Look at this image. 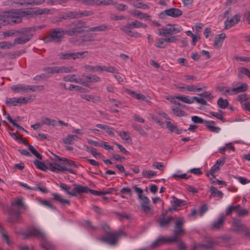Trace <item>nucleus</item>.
Segmentation results:
<instances>
[{
  "label": "nucleus",
  "instance_id": "obj_1",
  "mask_svg": "<svg viewBox=\"0 0 250 250\" xmlns=\"http://www.w3.org/2000/svg\"><path fill=\"white\" fill-rule=\"evenodd\" d=\"M22 235L24 238L34 236L42 239L41 245L45 250H53L55 248L54 245L47 240L46 234L37 229H31L26 232H22Z\"/></svg>",
  "mask_w": 250,
  "mask_h": 250
},
{
  "label": "nucleus",
  "instance_id": "obj_2",
  "mask_svg": "<svg viewBox=\"0 0 250 250\" xmlns=\"http://www.w3.org/2000/svg\"><path fill=\"white\" fill-rule=\"evenodd\" d=\"M4 25H14L22 21L20 9H14L5 11L2 14Z\"/></svg>",
  "mask_w": 250,
  "mask_h": 250
},
{
  "label": "nucleus",
  "instance_id": "obj_3",
  "mask_svg": "<svg viewBox=\"0 0 250 250\" xmlns=\"http://www.w3.org/2000/svg\"><path fill=\"white\" fill-rule=\"evenodd\" d=\"M146 27V25L139 21L135 20L130 23H128L125 25H122L120 26V29L123 31L128 36L140 38L141 37V34L131 30L132 28H145Z\"/></svg>",
  "mask_w": 250,
  "mask_h": 250
},
{
  "label": "nucleus",
  "instance_id": "obj_4",
  "mask_svg": "<svg viewBox=\"0 0 250 250\" xmlns=\"http://www.w3.org/2000/svg\"><path fill=\"white\" fill-rule=\"evenodd\" d=\"M69 28L65 30V34L73 36L84 32V28L88 27L87 23L81 20L75 21L69 24Z\"/></svg>",
  "mask_w": 250,
  "mask_h": 250
},
{
  "label": "nucleus",
  "instance_id": "obj_5",
  "mask_svg": "<svg viewBox=\"0 0 250 250\" xmlns=\"http://www.w3.org/2000/svg\"><path fill=\"white\" fill-rule=\"evenodd\" d=\"M32 31H34L35 29L32 28H22L19 29L18 32L19 37L15 38L14 40V45L23 44L29 41L33 37L31 34Z\"/></svg>",
  "mask_w": 250,
  "mask_h": 250
},
{
  "label": "nucleus",
  "instance_id": "obj_6",
  "mask_svg": "<svg viewBox=\"0 0 250 250\" xmlns=\"http://www.w3.org/2000/svg\"><path fill=\"white\" fill-rule=\"evenodd\" d=\"M44 71L48 76H51L55 74L68 73L74 71L71 66L62 65L61 66H44L42 68Z\"/></svg>",
  "mask_w": 250,
  "mask_h": 250
},
{
  "label": "nucleus",
  "instance_id": "obj_7",
  "mask_svg": "<svg viewBox=\"0 0 250 250\" xmlns=\"http://www.w3.org/2000/svg\"><path fill=\"white\" fill-rule=\"evenodd\" d=\"M64 34H65V30H63L60 28L53 29L52 33L46 36L44 38V41L45 42L60 43Z\"/></svg>",
  "mask_w": 250,
  "mask_h": 250
},
{
  "label": "nucleus",
  "instance_id": "obj_8",
  "mask_svg": "<svg viewBox=\"0 0 250 250\" xmlns=\"http://www.w3.org/2000/svg\"><path fill=\"white\" fill-rule=\"evenodd\" d=\"M124 234V232L122 230L114 232L113 233L109 232L106 233V236H104L98 239L102 242L108 244L110 245L114 246L117 243L118 239L119 236Z\"/></svg>",
  "mask_w": 250,
  "mask_h": 250
},
{
  "label": "nucleus",
  "instance_id": "obj_9",
  "mask_svg": "<svg viewBox=\"0 0 250 250\" xmlns=\"http://www.w3.org/2000/svg\"><path fill=\"white\" fill-rule=\"evenodd\" d=\"M33 163L36 167L40 170L45 171L47 169H49L52 171L55 172L56 163L54 164L47 163L45 164L36 159L33 161Z\"/></svg>",
  "mask_w": 250,
  "mask_h": 250
},
{
  "label": "nucleus",
  "instance_id": "obj_10",
  "mask_svg": "<svg viewBox=\"0 0 250 250\" xmlns=\"http://www.w3.org/2000/svg\"><path fill=\"white\" fill-rule=\"evenodd\" d=\"M182 11L178 8H171L161 12L159 14L160 19L165 18L167 16L176 18L182 15Z\"/></svg>",
  "mask_w": 250,
  "mask_h": 250
},
{
  "label": "nucleus",
  "instance_id": "obj_11",
  "mask_svg": "<svg viewBox=\"0 0 250 250\" xmlns=\"http://www.w3.org/2000/svg\"><path fill=\"white\" fill-rule=\"evenodd\" d=\"M237 85L238 86L236 87H234L230 89H226L225 94L226 95L228 94L229 95H233L238 93L244 92L246 91L249 88V86L246 83H239Z\"/></svg>",
  "mask_w": 250,
  "mask_h": 250
},
{
  "label": "nucleus",
  "instance_id": "obj_12",
  "mask_svg": "<svg viewBox=\"0 0 250 250\" xmlns=\"http://www.w3.org/2000/svg\"><path fill=\"white\" fill-rule=\"evenodd\" d=\"M8 217L7 221L9 223L14 224L19 222L21 212L19 210L11 207L8 210Z\"/></svg>",
  "mask_w": 250,
  "mask_h": 250
},
{
  "label": "nucleus",
  "instance_id": "obj_13",
  "mask_svg": "<svg viewBox=\"0 0 250 250\" xmlns=\"http://www.w3.org/2000/svg\"><path fill=\"white\" fill-rule=\"evenodd\" d=\"M185 223V220L183 217L179 218L178 220L175 223L173 229V234L178 236H181L185 233L183 229V225Z\"/></svg>",
  "mask_w": 250,
  "mask_h": 250
},
{
  "label": "nucleus",
  "instance_id": "obj_14",
  "mask_svg": "<svg viewBox=\"0 0 250 250\" xmlns=\"http://www.w3.org/2000/svg\"><path fill=\"white\" fill-rule=\"evenodd\" d=\"M241 17V15L238 14L234 15L231 19H229L228 18L224 22L225 28L226 29H229L238 23L240 21Z\"/></svg>",
  "mask_w": 250,
  "mask_h": 250
},
{
  "label": "nucleus",
  "instance_id": "obj_15",
  "mask_svg": "<svg viewBox=\"0 0 250 250\" xmlns=\"http://www.w3.org/2000/svg\"><path fill=\"white\" fill-rule=\"evenodd\" d=\"M178 240L179 239L178 238V236L175 235L174 236L171 237H162L161 238L158 239L155 242L152 243L151 246L152 247H156L158 246L161 242H178Z\"/></svg>",
  "mask_w": 250,
  "mask_h": 250
},
{
  "label": "nucleus",
  "instance_id": "obj_16",
  "mask_svg": "<svg viewBox=\"0 0 250 250\" xmlns=\"http://www.w3.org/2000/svg\"><path fill=\"white\" fill-rule=\"evenodd\" d=\"M175 24H168L166 25L165 27V31H166V37L167 35H172L178 33H180L182 30V28L175 27Z\"/></svg>",
  "mask_w": 250,
  "mask_h": 250
},
{
  "label": "nucleus",
  "instance_id": "obj_17",
  "mask_svg": "<svg viewBox=\"0 0 250 250\" xmlns=\"http://www.w3.org/2000/svg\"><path fill=\"white\" fill-rule=\"evenodd\" d=\"M125 91L127 94L135 98L137 100H142L146 102H149V98L148 97H146L141 93H137L135 91L129 89H125Z\"/></svg>",
  "mask_w": 250,
  "mask_h": 250
},
{
  "label": "nucleus",
  "instance_id": "obj_18",
  "mask_svg": "<svg viewBox=\"0 0 250 250\" xmlns=\"http://www.w3.org/2000/svg\"><path fill=\"white\" fill-rule=\"evenodd\" d=\"M225 220V216L224 214H221L219 218L214 221L211 225L212 229H219L222 228L224 225Z\"/></svg>",
  "mask_w": 250,
  "mask_h": 250
},
{
  "label": "nucleus",
  "instance_id": "obj_19",
  "mask_svg": "<svg viewBox=\"0 0 250 250\" xmlns=\"http://www.w3.org/2000/svg\"><path fill=\"white\" fill-rule=\"evenodd\" d=\"M45 2V0H21V3H19L20 5L25 6H34L40 5Z\"/></svg>",
  "mask_w": 250,
  "mask_h": 250
},
{
  "label": "nucleus",
  "instance_id": "obj_20",
  "mask_svg": "<svg viewBox=\"0 0 250 250\" xmlns=\"http://www.w3.org/2000/svg\"><path fill=\"white\" fill-rule=\"evenodd\" d=\"M27 85L24 84H18L11 86V89L15 93H27Z\"/></svg>",
  "mask_w": 250,
  "mask_h": 250
},
{
  "label": "nucleus",
  "instance_id": "obj_21",
  "mask_svg": "<svg viewBox=\"0 0 250 250\" xmlns=\"http://www.w3.org/2000/svg\"><path fill=\"white\" fill-rule=\"evenodd\" d=\"M226 38V35L225 33L217 35L214 38L213 46L215 47L220 48L223 44L224 40Z\"/></svg>",
  "mask_w": 250,
  "mask_h": 250
},
{
  "label": "nucleus",
  "instance_id": "obj_22",
  "mask_svg": "<svg viewBox=\"0 0 250 250\" xmlns=\"http://www.w3.org/2000/svg\"><path fill=\"white\" fill-rule=\"evenodd\" d=\"M166 124L167 127L168 129L170 132H174L177 134H180L182 133L183 131L182 129L179 128L178 126L174 125L170 121H167L166 122Z\"/></svg>",
  "mask_w": 250,
  "mask_h": 250
},
{
  "label": "nucleus",
  "instance_id": "obj_23",
  "mask_svg": "<svg viewBox=\"0 0 250 250\" xmlns=\"http://www.w3.org/2000/svg\"><path fill=\"white\" fill-rule=\"evenodd\" d=\"M61 18L62 20L79 19L78 11L65 12L62 14Z\"/></svg>",
  "mask_w": 250,
  "mask_h": 250
},
{
  "label": "nucleus",
  "instance_id": "obj_24",
  "mask_svg": "<svg viewBox=\"0 0 250 250\" xmlns=\"http://www.w3.org/2000/svg\"><path fill=\"white\" fill-rule=\"evenodd\" d=\"M111 26H107L105 24H102L100 25L92 27L88 29V31L90 32H101L110 29Z\"/></svg>",
  "mask_w": 250,
  "mask_h": 250
},
{
  "label": "nucleus",
  "instance_id": "obj_25",
  "mask_svg": "<svg viewBox=\"0 0 250 250\" xmlns=\"http://www.w3.org/2000/svg\"><path fill=\"white\" fill-rule=\"evenodd\" d=\"M55 156L57 158V159L61 162L60 165H63L64 166H69L70 167H77V166L75 164V162L72 160H69L66 159L64 158L60 157L59 156L55 155Z\"/></svg>",
  "mask_w": 250,
  "mask_h": 250
},
{
  "label": "nucleus",
  "instance_id": "obj_26",
  "mask_svg": "<svg viewBox=\"0 0 250 250\" xmlns=\"http://www.w3.org/2000/svg\"><path fill=\"white\" fill-rule=\"evenodd\" d=\"M89 188L87 187L83 186L81 185H77L73 188V192L75 195L73 196H76L77 194L81 193H87L88 192Z\"/></svg>",
  "mask_w": 250,
  "mask_h": 250
},
{
  "label": "nucleus",
  "instance_id": "obj_27",
  "mask_svg": "<svg viewBox=\"0 0 250 250\" xmlns=\"http://www.w3.org/2000/svg\"><path fill=\"white\" fill-rule=\"evenodd\" d=\"M173 219V217L172 216H168L167 219L165 218V215L163 216V217H160L158 221L159 223V225L161 227H167L168 226L169 223Z\"/></svg>",
  "mask_w": 250,
  "mask_h": 250
},
{
  "label": "nucleus",
  "instance_id": "obj_28",
  "mask_svg": "<svg viewBox=\"0 0 250 250\" xmlns=\"http://www.w3.org/2000/svg\"><path fill=\"white\" fill-rule=\"evenodd\" d=\"M63 80L65 82H74L77 83H83L81 81V79H77L76 78L75 75H69L64 76L63 78Z\"/></svg>",
  "mask_w": 250,
  "mask_h": 250
},
{
  "label": "nucleus",
  "instance_id": "obj_29",
  "mask_svg": "<svg viewBox=\"0 0 250 250\" xmlns=\"http://www.w3.org/2000/svg\"><path fill=\"white\" fill-rule=\"evenodd\" d=\"M210 191L211 193L210 197H218L220 198H222L224 195L223 193L218 190L217 188L213 186H211L210 187Z\"/></svg>",
  "mask_w": 250,
  "mask_h": 250
},
{
  "label": "nucleus",
  "instance_id": "obj_30",
  "mask_svg": "<svg viewBox=\"0 0 250 250\" xmlns=\"http://www.w3.org/2000/svg\"><path fill=\"white\" fill-rule=\"evenodd\" d=\"M56 169L55 172H64L68 171L70 173L75 174V170L71 168H68L66 167L62 166L61 165H59L56 163Z\"/></svg>",
  "mask_w": 250,
  "mask_h": 250
},
{
  "label": "nucleus",
  "instance_id": "obj_31",
  "mask_svg": "<svg viewBox=\"0 0 250 250\" xmlns=\"http://www.w3.org/2000/svg\"><path fill=\"white\" fill-rule=\"evenodd\" d=\"M209 114L212 115V116L216 118L217 119L220 120L223 123H225L226 121L225 118H224V117L225 113L221 110H219L218 112L210 111L209 112Z\"/></svg>",
  "mask_w": 250,
  "mask_h": 250
},
{
  "label": "nucleus",
  "instance_id": "obj_32",
  "mask_svg": "<svg viewBox=\"0 0 250 250\" xmlns=\"http://www.w3.org/2000/svg\"><path fill=\"white\" fill-rule=\"evenodd\" d=\"M79 138L78 136L76 135L68 134L66 137L63 138L62 141L65 144L72 145L74 141H76Z\"/></svg>",
  "mask_w": 250,
  "mask_h": 250
},
{
  "label": "nucleus",
  "instance_id": "obj_33",
  "mask_svg": "<svg viewBox=\"0 0 250 250\" xmlns=\"http://www.w3.org/2000/svg\"><path fill=\"white\" fill-rule=\"evenodd\" d=\"M233 229L234 231H243L244 229V225L239 220L235 219L233 222Z\"/></svg>",
  "mask_w": 250,
  "mask_h": 250
},
{
  "label": "nucleus",
  "instance_id": "obj_34",
  "mask_svg": "<svg viewBox=\"0 0 250 250\" xmlns=\"http://www.w3.org/2000/svg\"><path fill=\"white\" fill-rule=\"evenodd\" d=\"M5 103L8 106L19 105V98H6Z\"/></svg>",
  "mask_w": 250,
  "mask_h": 250
},
{
  "label": "nucleus",
  "instance_id": "obj_35",
  "mask_svg": "<svg viewBox=\"0 0 250 250\" xmlns=\"http://www.w3.org/2000/svg\"><path fill=\"white\" fill-rule=\"evenodd\" d=\"M52 195L53 196L54 199L55 201H58L62 204H66L68 205H70V201L69 200L63 199L62 197V196L61 195H60L59 194H58V193H53L52 194Z\"/></svg>",
  "mask_w": 250,
  "mask_h": 250
},
{
  "label": "nucleus",
  "instance_id": "obj_36",
  "mask_svg": "<svg viewBox=\"0 0 250 250\" xmlns=\"http://www.w3.org/2000/svg\"><path fill=\"white\" fill-rule=\"evenodd\" d=\"M96 126L104 130L107 134L111 136H114V133L112 131V128L107 125L97 124Z\"/></svg>",
  "mask_w": 250,
  "mask_h": 250
},
{
  "label": "nucleus",
  "instance_id": "obj_37",
  "mask_svg": "<svg viewBox=\"0 0 250 250\" xmlns=\"http://www.w3.org/2000/svg\"><path fill=\"white\" fill-rule=\"evenodd\" d=\"M59 56L61 60H75L74 53H61Z\"/></svg>",
  "mask_w": 250,
  "mask_h": 250
},
{
  "label": "nucleus",
  "instance_id": "obj_38",
  "mask_svg": "<svg viewBox=\"0 0 250 250\" xmlns=\"http://www.w3.org/2000/svg\"><path fill=\"white\" fill-rule=\"evenodd\" d=\"M84 67L85 69L92 72H102V66L100 65L92 66L90 65H85Z\"/></svg>",
  "mask_w": 250,
  "mask_h": 250
},
{
  "label": "nucleus",
  "instance_id": "obj_39",
  "mask_svg": "<svg viewBox=\"0 0 250 250\" xmlns=\"http://www.w3.org/2000/svg\"><path fill=\"white\" fill-rule=\"evenodd\" d=\"M85 225L86 228L89 231L96 232L99 229V227L93 225L92 223L89 220H86L85 221Z\"/></svg>",
  "mask_w": 250,
  "mask_h": 250
},
{
  "label": "nucleus",
  "instance_id": "obj_40",
  "mask_svg": "<svg viewBox=\"0 0 250 250\" xmlns=\"http://www.w3.org/2000/svg\"><path fill=\"white\" fill-rule=\"evenodd\" d=\"M20 13L21 14V18L25 17L26 16H29L31 17H36V12L35 10H23L20 9Z\"/></svg>",
  "mask_w": 250,
  "mask_h": 250
},
{
  "label": "nucleus",
  "instance_id": "obj_41",
  "mask_svg": "<svg viewBox=\"0 0 250 250\" xmlns=\"http://www.w3.org/2000/svg\"><path fill=\"white\" fill-rule=\"evenodd\" d=\"M19 31V29H13L7 30L3 32V35L5 37L18 36Z\"/></svg>",
  "mask_w": 250,
  "mask_h": 250
},
{
  "label": "nucleus",
  "instance_id": "obj_42",
  "mask_svg": "<svg viewBox=\"0 0 250 250\" xmlns=\"http://www.w3.org/2000/svg\"><path fill=\"white\" fill-rule=\"evenodd\" d=\"M0 232L1 234L3 240L6 242L8 246H10L12 244V242L10 241L8 235L4 233V229L0 225Z\"/></svg>",
  "mask_w": 250,
  "mask_h": 250
},
{
  "label": "nucleus",
  "instance_id": "obj_43",
  "mask_svg": "<svg viewBox=\"0 0 250 250\" xmlns=\"http://www.w3.org/2000/svg\"><path fill=\"white\" fill-rule=\"evenodd\" d=\"M176 99L180 100L187 104H192L193 103L192 98L189 99L188 96H175Z\"/></svg>",
  "mask_w": 250,
  "mask_h": 250
},
{
  "label": "nucleus",
  "instance_id": "obj_44",
  "mask_svg": "<svg viewBox=\"0 0 250 250\" xmlns=\"http://www.w3.org/2000/svg\"><path fill=\"white\" fill-rule=\"evenodd\" d=\"M27 92L29 91L34 92L37 90H42L44 89V86L43 85H27Z\"/></svg>",
  "mask_w": 250,
  "mask_h": 250
},
{
  "label": "nucleus",
  "instance_id": "obj_45",
  "mask_svg": "<svg viewBox=\"0 0 250 250\" xmlns=\"http://www.w3.org/2000/svg\"><path fill=\"white\" fill-rule=\"evenodd\" d=\"M142 175L146 178H150L157 175L156 172L150 170H145L142 171Z\"/></svg>",
  "mask_w": 250,
  "mask_h": 250
},
{
  "label": "nucleus",
  "instance_id": "obj_46",
  "mask_svg": "<svg viewBox=\"0 0 250 250\" xmlns=\"http://www.w3.org/2000/svg\"><path fill=\"white\" fill-rule=\"evenodd\" d=\"M217 104L219 107L224 109L227 107L229 104L227 100H224L222 98H220L218 100Z\"/></svg>",
  "mask_w": 250,
  "mask_h": 250
},
{
  "label": "nucleus",
  "instance_id": "obj_47",
  "mask_svg": "<svg viewBox=\"0 0 250 250\" xmlns=\"http://www.w3.org/2000/svg\"><path fill=\"white\" fill-rule=\"evenodd\" d=\"M132 14L135 16L139 17L141 19H147L150 17V16L146 14L142 13L140 11L137 10L133 11Z\"/></svg>",
  "mask_w": 250,
  "mask_h": 250
},
{
  "label": "nucleus",
  "instance_id": "obj_48",
  "mask_svg": "<svg viewBox=\"0 0 250 250\" xmlns=\"http://www.w3.org/2000/svg\"><path fill=\"white\" fill-rule=\"evenodd\" d=\"M60 187L64 191H65L68 194L70 195H74L75 193L73 192V189L72 191H69V190L70 189V187L67 186L66 184L63 183H60L59 185Z\"/></svg>",
  "mask_w": 250,
  "mask_h": 250
},
{
  "label": "nucleus",
  "instance_id": "obj_49",
  "mask_svg": "<svg viewBox=\"0 0 250 250\" xmlns=\"http://www.w3.org/2000/svg\"><path fill=\"white\" fill-rule=\"evenodd\" d=\"M120 137L122 140H125L127 143H130L131 142V139L129 137L128 133L125 131L120 132L119 134Z\"/></svg>",
  "mask_w": 250,
  "mask_h": 250
},
{
  "label": "nucleus",
  "instance_id": "obj_50",
  "mask_svg": "<svg viewBox=\"0 0 250 250\" xmlns=\"http://www.w3.org/2000/svg\"><path fill=\"white\" fill-rule=\"evenodd\" d=\"M0 45L1 49H10L15 46L14 42L12 43L9 42H0Z\"/></svg>",
  "mask_w": 250,
  "mask_h": 250
},
{
  "label": "nucleus",
  "instance_id": "obj_51",
  "mask_svg": "<svg viewBox=\"0 0 250 250\" xmlns=\"http://www.w3.org/2000/svg\"><path fill=\"white\" fill-rule=\"evenodd\" d=\"M214 242L212 240H208L207 243L202 244L200 246L202 248L210 249L214 248Z\"/></svg>",
  "mask_w": 250,
  "mask_h": 250
},
{
  "label": "nucleus",
  "instance_id": "obj_52",
  "mask_svg": "<svg viewBox=\"0 0 250 250\" xmlns=\"http://www.w3.org/2000/svg\"><path fill=\"white\" fill-rule=\"evenodd\" d=\"M132 127L138 133L141 135L142 136H145L146 134L145 130H144L142 127L137 124H133L132 125Z\"/></svg>",
  "mask_w": 250,
  "mask_h": 250
},
{
  "label": "nucleus",
  "instance_id": "obj_53",
  "mask_svg": "<svg viewBox=\"0 0 250 250\" xmlns=\"http://www.w3.org/2000/svg\"><path fill=\"white\" fill-rule=\"evenodd\" d=\"M35 12L36 16L37 17L38 15H41L42 14H48L50 12V10L47 8H36L35 9Z\"/></svg>",
  "mask_w": 250,
  "mask_h": 250
},
{
  "label": "nucleus",
  "instance_id": "obj_54",
  "mask_svg": "<svg viewBox=\"0 0 250 250\" xmlns=\"http://www.w3.org/2000/svg\"><path fill=\"white\" fill-rule=\"evenodd\" d=\"M75 53V60L76 59L84 58V57L89 55V52L85 51L83 52H78Z\"/></svg>",
  "mask_w": 250,
  "mask_h": 250
},
{
  "label": "nucleus",
  "instance_id": "obj_55",
  "mask_svg": "<svg viewBox=\"0 0 250 250\" xmlns=\"http://www.w3.org/2000/svg\"><path fill=\"white\" fill-rule=\"evenodd\" d=\"M219 170V167L217 165L215 164L210 168L209 172L207 173V176H209V175H211L214 178H215L214 173Z\"/></svg>",
  "mask_w": 250,
  "mask_h": 250
},
{
  "label": "nucleus",
  "instance_id": "obj_56",
  "mask_svg": "<svg viewBox=\"0 0 250 250\" xmlns=\"http://www.w3.org/2000/svg\"><path fill=\"white\" fill-rule=\"evenodd\" d=\"M114 4V2L112 0H96L95 5H111Z\"/></svg>",
  "mask_w": 250,
  "mask_h": 250
},
{
  "label": "nucleus",
  "instance_id": "obj_57",
  "mask_svg": "<svg viewBox=\"0 0 250 250\" xmlns=\"http://www.w3.org/2000/svg\"><path fill=\"white\" fill-rule=\"evenodd\" d=\"M28 149L31 151V152L38 159H39V160L42 159V155L32 145H29Z\"/></svg>",
  "mask_w": 250,
  "mask_h": 250
},
{
  "label": "nucleus",
  "instance_id": "obj_58",
  "mask_svg": "<svg viewBox=\"0 0 250 250\" xmlns=\"http://www.w3.org/2000/svg\"><path fill=\"white\" fill-rule=\"evenodd\" d=\"M28 149L31 151V152L38 159H39V160L42 159V155L32 145H29Z\"/></svg>",
  "mask_w": 250,
  "mask_h": 250
},
{
  "label": "nucleus",
  "instance_id": "obj_59",
  "mask_svg": "<svg viewBox=\"0 0 250 250\" xmlns=\"http://www.w3.org/2000/svg\"><path fill=\"white\" fill-rule=\"evenodd\" d=\"M28 149L31 151V152L38 159H39V160L42 159V155L32 145H29Z\"/></svg>",
  "mask_w": 250,
  "mask_h": 250
},
{
  "label": "nucleus",
  "instance_id": "obj_60",
  "mask_svg": "<svg viewBox=\"0 0 250 250\" xmlns=\"http://www.w3.org/2000/svg\"><path fill=\"white\" fill-rule=\"evenodd\" d=\"M93 12L91 11H78V15L79 17V19L83 17H87V16H90L93 15Z\"/></svg>",
  "mask_w": 250,
  "mask_h": 250
},
{
  "label": "nucleus",
  "instance_id": "obj_61",
  "mask_svg": "<svg viewBox=\"0 0 250 250\" xmlns=\"http://www.w3.org/2000/svg\"><path fill=\"white\" fill-rule=\"evenodd\" d=\"M165 41L163 38H159L156 40L155 46L159 48H163L166 45L164 44Z\"/></svg>",
  "mask_w": 250,
  "mask_h": 250
},
{
  "label": "nucleus",
  "instance_id": "obj_62",
  "mask_svg": "<svg viewBox=\"0 0 250 250\" xmlns=\"http://www.w3.org/2000/svg\"><path fill=\"white\" fill-rule=\"evenodd\" d=\"M102 71H105L106 72L112 73H117V69L113 66H102Z\"/></svg>",
  "mask_w": 250,
  "mask_h": 250
},
{
  "label": "nucleus",
  "instance_id": "obj_63",
  "mask_svg": "<svg viewBox=\"0 0 250 250\" xmlns=\"http://www.w3.org/2000/svg\"><path fill=\"white\" fill-rule=\"evenodd\" d=\"M173 113L177 116H183L185 115V112L182 111L179 107L172 108Z\"/></svg>",
  "mask_w": 250,
  "mask_h": 250
},
{
  "label": "nucleus",
  "instance_id": "obj_64",
  "mask_svg": "<svg viewBox=\"0 0 250 250\" xmlns=\"http://www.w3.org/2000/svg\"><path fill=\"white\" fill-rule=\"evenodd\" d=\"M186 89L188 91H201L202 90V88L201 87H198L194 85H188L186 87Z\"/></svg>",
  "mask_w": 250,
  "mask_h": 250
}]
</instances>
